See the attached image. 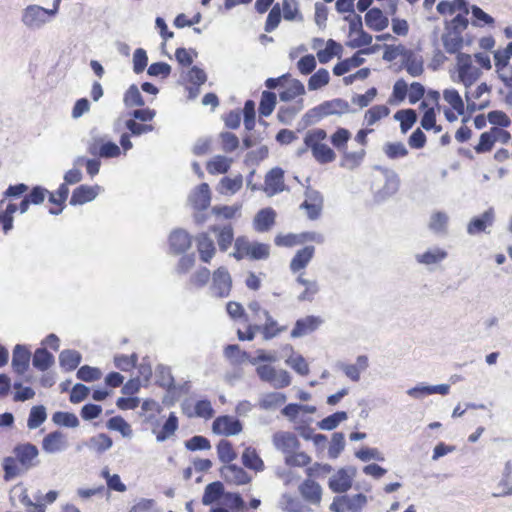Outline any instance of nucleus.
Instances as JSON below:
<instances>
[{
    "mask_svg": "<svg viewBox=\"0 0 512 512\" xmlns=\"http://www.w3.org/2000/svg\"><path fill=\"white\" fill-rule=\"evenodd\" d=\"M10 501L13 505H15L16 502H19L25 507L32 505V500L29 498L27 489L23 486V484H17L11 489Z\"/></svg>",
    "mask_w": 512,
    "mask_h": 512,
    "instance_id": "obj_56",
    "label": "nucleus"
},
{
    "mask_svg": "<svg viewBox=\"0 0 512 512\" xmlns=\"http://www.w3.org/2000/svg\"><path fill=\"white\" fill-rule=\"evenodd\" d=\"M197 251L200 260L209 263L216 253L213 239L206 232L199 233L196 237Z\"/></svg>",
    "mask_w": 512,
    "mask_h": 512,
    "instance_id": "obj_16",
    "label": "nucleus"
},
{
    "mask_svg": "<svg viewBox=\"0 0 512 512\" xmlns=\"http://www.w3.org/2000/svg\"><path fill=\"white\" fill-rule=\"evenodd\" d=\"M68 447L67 435L59 430L48 433L42 440V449L48 454L63 452Z\"/></svg>",
    "mask_w": 512,
    "mask_h": 512,
    "instance_id": "obj_10",
    "label": "nucleus"
},
{
    "mask_svg": "<svg viewBox=\"0 0 512 512\" xmlns=\"http://www.w3.org/2000/svg\"><path fill=\"white\" fill-rule=\"evenodd\" d=\"M242 423L232 416H219L212 424V430L215 434L233 436L242 431Z\"/></svg>",
    "mask_w": 512,
    "mask_h": 512,
    "instance_id": "obj_11",
    "label": "nucleus"
},
{
    "mask_svg": "<svg viewBox=\"0 0 512 512\" xmlns=\"http://www.w3.org/2000/svg\"><path fill=\"white\" fill-rule=\"evenodd\" d=\"M355 475L354 467L341 468L329 479V488L335 493H344L351 488Z\"/></svg>",
    "mask_w": 512,
    "mask_h": 512,
    "instance_id": "obj_8",
    "label": "nucleus"
},
{
    "mask_svg": "<svg viewBox=\"0 0 512 512\" xmlns=\"http://www.w3.org/2000/svg\"><path fill=\"white\" fill-rule=\"evenodd\" d=\"M232 159L217 155L207 163V170L210 174H224L231 167Z\"/></svg>",
    "mask_w": 512,
    "mask_h": 512,
    "instance_id": "obj_40",
    "label": "nucleus"
},
{
    "mask_svg": "<svg viewBox=\"0 0 512 512\" xmlns=\"http://www.w3.org/2000/svg\"><path fill=\"white\" fill-rule=\"evenodd\" d=\"M220 472L224 480L228 483L244 485L251 481V477L248 473L243 468L234 464L224 466Z\"/></svg>",
    "mask_w": 512,
    "mask_h": 512,
    "instance_id": "obj_18",
    "label": "nucleus"
},
{
    "mask_svg": "<svg viewBox=\"0 0 512 512\" xmlns=\"http://www.w3.org/2000/svg\"><path fill=\"white\" fill-rule=\"evenodd\" d=\"M263 316L266 320L265 324L262 327L255 326V329L262 331L265 340H270L286 330L285 326H278L277 321L271 317L268 311H263Z\"/></svg>",
    "mask_w": 512,
    "mask_h": 512,
    "instance_id": "obj_29",
    "label": "nucleus"
},
{
    "mask_svg": "<svg viewBox=\"0 0 512 512\" xmlns=\"http://www.w3.org/2000/svg\"><path fill=\"white\" fill-rule=\"evenodd\" d=\"M469 21L467 15L458 14L450 22H446L445 30L454 32L455 34L462 35L467 29Z\"/></svg>",
    "mask_w": 512,
    "mask_h": 512,
    "instance_id": "obj_59",
    "label": "nucleus"
},
{
    "mask_svg": "<svg viewBox=\"0 0 512 512\" xmlns=\"http://www.w3.org/2000/svg\"><path fill=\"white\" fill-rule=\"evenodd\" d=\"M86 446L89 450L97 454H103L113 446V440L109 435L99 433L89 438L86 442Z\"/></svg>",
    "mask_w": 512,
    "mask_h": 512,
    "instance_id": "obj_27",
    "label": "nucleus"
},
{
    "mask_svg": "<svg viewBox=\"0 0 512 512\" xmlns=\"http://www.w3.org/2000/svg\"><path fill=\"white\" fill-rule=\"evenodd\" d=\"M100 190L101 187L98 185H80L74 189L72 196L70 198V204L76 206L83 205L87 202L93 201L97 197Z\"/></svg>",
    "mask_w": 512,
    "mask_h": 512,
    "instance_id": "obj_17",
    "label": "nucleus"
},
{
    "mask_svg": "<svg viewBox=\"0 0 512 512\" xmlns=\"http://www.w3.org/2000/svg\"><path fill=\"white\" fill-rule=\"evenodd\" d=\"M178 429V418L175 415L174 412H171L169 414L168 419L165 421L164 425L162 426V429L159 433L156 435V440L158 442H164L168 438H170L176 430Z\"/></svg>",
    "mask_w": 512,
    "mask_h": 512,
    "instance_id": "obj_44",
    "label": "nucleus"
},
{
    "mask_svg": "<svg viewBox=\"0 0 512 512\" xmlns=\"http://www.w3.org/2000/svg\"><path fill=\"white\" fill-rule=\"evenodd\" d=\"M234 239V232L233 227L228 224L222 227L221 230H219V234L217 235V243L219 246V249L222 252H226L230 245L232 244Z\"/></svg>",
    "mask_w": 512,
    "mask_h": 512,
    "instance_id": "obj_60",
    "label": "nucleus"
},
{
    "mask_svg": "<svg viewBox=\"0 0 512 512\" xmlns=\"http://www.w3.org/2000/svg\"><path fill=\"white\" fill-rule=\"evenodd\" d=\"M449 217L445 212L437 211L434 212L428 224L431 231L437 234H445L447 232Z\"/></svg>",
    "mask_w": 512,
    "mask_h": 512,
    "instance_id": "obj_41",
    "label": "nucleus"
},
{
    "mask_svg": "<svg viewBox=\"0 0 512 512\" xmlns=\"http://www.w3.org/2000/svg\"><path fill=\"white\" fill-rule=\"evenodd\" d=\"M218 458L223 463H230L236 458V453L231 442L221 440L217 445Z\"/></svg>",
    "mask_w": 512,
    "mask_h": 512,
    "instance_id": "obj_64",
    "label": "nucleus"
},
{
    "mask_svg": "<svg viewBox=\"0 0 512 512\" xmlns=\"http://www.w3.org/2000/svg\"><path fill=\"white\" fill-rule=\"evenodd\" d=\"M348 415L345 411L335 412L324 419H322L318 423V427L322 430H333L335 429L342 421L346 420Z\"/></svg>",
    "mask_w": 512,
    "mask_h": 512,
    "instance_id": "obj_52",
    "label": "nucleus"
},
{
    "mask_svg": "<svg viewBox=\"0 0 512 512\" xmlns=\"http://www.w3.org/2000/svg\"><path fill=\"white\" fill-rule=\"evenodd\" d=\"M232 287L230 273L225 267H219L212 275L211 294L218 298L228 297Z\"/></svg>",
    "mask_w": 512,
    "mask_h": 512,
    "instance_id": "obj_5",
    "label": "nucleus"
},
{
    "mask_svg": "<svg viewBox=\"0 0 512 512\" xmlns=\"http://www.w3.org/2000/svg\"><path fill=\"white\" fill-rule=\"evenodd\" d=\"M304 201L300 204L299 208L305 210L306 216L309 220H318L323 211L324 198L323 195L310 185L306 186L304 191Z\"/></svg>",
    "mask_w": 512,
    "mask_h": 512,
    "instance_id": "obj_4",
    "label": "nucleus"
},
{
    "mask_svg": "<svg viewBox=\"0 0 512 512\" xmlns=\"http://www.w3.org/2000/svg\"><path fill=\"white\" fill-rule=\"evenodd\" d=\"M168 244L171 254H184L191 247L192 236L186 230L177 228L171 231Z\"/></svg>",
    "mask_w": 512,
    "mask_h": 512,
    "instance_id": "obj_9",
    "label": "nucleus"
},
{
    "mask_svg": "<svg viewBox=\"0 0 512 512\" xmlns=\"http://www.w3.org/2000/svg\"><path fill=\"white\" fill-rule=\"evenodd\" d=\"M272 442L275 449L281 451L285 456L295 451L300 443L297 436L292 432L278 431L273 434Z\"/></svg>",
    "mask_w": 512,
    "mask_h": 512,
    "instance_id": "obj_12",
    "label": "nucleus"
},
{
    "mask_svg": "<svg viewBox=\"0 0 512 512\" xmlns=\"http://www.w3.org/2000/svg\"><path fill=\"white\" fill-rule=\"evenodd\" d=\"M286 364L290 366L296 373L306 376L309 374V365L305 358L300 354H292L286 359Z\"/></svg>",
    "mask_w": 512,
    "mask_h": 512,
    "instance_id": "obj_53",
    "label": "nucleus"
},
{
    "mask_svg": "<svg viewBox=\"0 0 512 512\" xmlns=\"http://www.w3.org/2000/svg\"><path fill=\"white\" fill-rule=\"evenodd\" d=\"M448 257V252L438 246L429 247L427 250L416 253L414 258L417 264L427 267L430 271L434 270Z\"/></svg>",
    "mask_w": 512,
    "mask_h": 512,
    "instance_id": "obj_6",
    "label": "nucleus"
},
{
    "mask_svg": "<svg viewBox=\"0 0 512 512\" xmlns=\"http://www.w3.org/2000/svg\"><path fill=\"white\" fill-rule=\"evenodd\" d=\"M297 283L304 286V291L298 296L299 301H313L319 292V284L316 280H308L302 275L296 279Z\"/></svg>",
    "mask_w": 512,
    "mask_h": 512,
    "instance_id": "obj_33",
    "label": "nucleus"
},
{
    "mask_svg": "<svg viewBox=\"0 0 512 512\" xmlns=\"http://www.w3.org/2000/svg\"><path fill=\"white\" fill-rule=\"evenodd\" d=\"M286 402V395L280 392H270L265 394L260 402L259 407L264 410L276 409Z\"/></svg>",
    "mask_w": 512,
    "mask_h": 512,
    "instance_id": "obj_42",
    "label": "nucleus"
},
{
    "mask_svg": "<svg viewBox=\"0 0 512 512\" xmlns=\"http://www.w3.org/2000/svg\"><path fill=\"white\" fill-rule=\"evenodd\" d=\"M243 185L242 175H237L234 178L224 177L219 183V192L221 194H235Z\"/></svg>",
    "mask_w": 512,
    "mask_h": 512,
    "instance_id": "obj_45",
    "label": "nucleus"
},
{
    "mask_svg": "<svg viewBox=\"0 0 512 512\" xmlns=\"http://www.w3.org/2000/svg\"><path fill=\"white\" fill-rule=\"evenodd\" d=\"M303 94H305L303 83L297 79H292L289 85L279 93V98L281 101L289 102Z\"/></svg>",
    "mask_w": 512,
    "mask_h": 512,
    "instance_id": "obj_36",
    "label": "nucleus"
},
{
    "mask_svg": "<svg viewBox=\"0 0 512 512\" xmlns=\"http://www.w3.org/2000/svg\"><path fill=\"white\" fill-rule=\"evenodd\" d=\"M389 108L385 105H376L368 109L365 113V122L368 126L374 125L380 119L389 115Z\"/></svg>",
    "mask_w": 512,
    "mask_h": 512,
    "instance_id": "obj_54",
    "label": "nucleus"
},
{
    "mask_svg": "<svg viewBox=\"0 0 512 512\" xmlns=\"http://www.w3.org/2000/svg\"><path fill=\"white\" fill-rule=\"evenodd\" d=\"M190 204L195 210H206L211 202V191L207 183L197 186L189 195Z\"/></svg>",
    "mask_w": 512,
    "mask_h": 512,
    "instance_id": "obj_15",
    "label": "nucleus"
},
{
    "mask_svg": "<svg viewBox=\"0 0 512 512\" xmlns=\"http://www.w3.org/2000/svg\"><path fill=\"white\" fill-rule=\"evenodd\" d=\"M14 456L3 459L4 479L10 481L20 476L39 463L38 448L32 443L18 444L13 448Z\"/></svg>",
    "mask_w": 512,
    "mask_h": 512,
    "instance_id": "obj_1",
    "label": "nucleus"
},
{
    "mask_svg": "<svg viewBox=\"0 0 512 512\" xmlns=\"http://www.w3.org/2000/svg\"><path fill=\"white\" fill-rule=\"evenodd\" d=\"M395 120L400 121V128L402 133H406L417 120L416 111L413 109L399 110L394 115Z\"/></svg>",
    "mask_w": 512,
    "mask_h": 512,
    "instance_id": "obj_43",
    "label": "nucleus"
},
{
    "mask_svg": "<svg viewBox=\"0 0 512 512\" xmlns=\"http://www.w3.org/2000/svg\"><path fill=\"white\" fill-rule=\"evenodd\" d=\"M329 80L330 75L328 70L321 68L309 78L308 89L310 91L320 89L321 87L327 85Z\"/></svg>",
    "mask_w": 512,
    "mask_h": 512,
    "instance_id": "obj_58",
    "label": "nucleus"
},
{
    "mask_svg": "<svg viewBox=\"0 0 512 512\" xmlns=\"http://www.w3.org/2000/svg\"><path fill=\"white\" fill-rule=\"evenodd\" d=\"M46 418V408L43 405L33 406L28 416L27 427L30 430H34L43 424Z\"/></svg>",
    "mask_w": 512,
    "mask_h": 512,
    "instance_id": "obj_46",
    "label": "nucleus"
},
{
    "mask_svg": "<svg viewBox=\"0 0 512 512\" xmlns=\"http://www.w3.org/2000/svg\"><path fill=\"white\" fill-rule=\"evenodd\" d=\"M52 17L46 8L31 4L22 11L21 22L29 30L36 31L42 29L46 24L52 21Z\"/></svg>",
    "mask_w": 512,
    "mask_h": 512,
    "instance_id": "obj_3",
    "label": "nucleus"
},
{
    "mask_svg": "<svg viewBox=\"0 0 512 512\" xmlns=\"http://www.w3.org/2000/svg\"><path fill=\"white\" fill-rule=\"evenodd\" d=\"M123 102L126 107H142L145 105V101L140 93V90L135 84L130 85L126 90L123 97Z\"/></svg>",
    "mask_w": 512,
    "mask_h": 512,
    "instance_id": "obj_50",
    "label": "nucleus"
},
{
    "mask_svg": "<svg viewBox=\"0 0 512 512\" xmlns=\"http://www.w3.org/2000/svg\"><path fill=\"white\" fill-rule=\"evenodd\" d=\"M283 17L287 21H303V16L299 11V5L296 0H283Z\"/></svg>",
    "mask_w": 512,
    "mask_h": 512,
    "instance_id": "obj_49",
    "label": "nucleus"
},
{
    "mask_svg": "<svg viewBox=\"0 0 512 512\" xmlns=\"http://www.w3.org/2000/svg\"><path fill=\"white\" fill-rule=\"evenodd\" d=\"M353 112L349 103L341 98L324 101L318 106L310 109L304 116L310 122H317L320 119L330 115H343Z\"/></svg>",
    "mask_w": 512,
    "mask_h": 512,
    "instance_id": "obj_2",
    "label": "nucleus"
},
{
    "mask_svg": "<svg viewBox=\"0 0 512 512\" xmlns=\"http://www.w3.org/2000/svg\"><path fill=\"white\" fill-rule=\"evenodd\" d=\"M312 155L320 164H327L335 160V152L326 144H321L312 151Z\"/></svg>",
    "mask_w": 512,
    "mask_h": 512,
    "instance_id": "obj_63",
    "label": "nucleus"
},
{
    "mask_svg": "<svg viewBox=\"0 0 512 512\" xmlns=\"http://www.w3.org/2000/svg\"><path fill=\"white\" fill-rule=\"evenodd\" d=\"M385 155L392 160L407 156L408 150L402 142H388L384 145Z\"/></svg>",
    "mask_w": 512,
    "mask_h": 512,
    "instance_id": "obj_55",
    "label": "nucleus"
},
{
    "mask_svg": "<svg viewBox=\"0 0 512 512\" xmlns=\"http://www.w3.org/2000/svg\"><path fill=\"white\" fill-rule=\"evenodd\" d=\"M224 355L234 364H240L245 361H249V354L245 351H241L239 346L235 344L226 346Z\"/></svg>",
    "mask_w": 512,
    "mask_h": 512,
    "instance_id": "obj_61",
    "label": "nucleus"
},
{
    "mask_svg": "<svg viewBox=\"0 0 512 512\" xmlns=\"http://www.w3.org/2000/svg\"><path fill=\"white\" fill-rule=\"evenodd\" d=\"M30 357V351L24 345L17 344L12 355L13 370L19 375L24 374L29 367Z\"/></svg>",
    "mask_w": 512,
    "mask_h": 512,
    "instance_id": "obj_20",
    "label": "nucleus"
},
{
    "mask_svg": "<svg viewBox=\"0 0 512 512\" xmlns=\"http://www.w3.org/2000/svg\"><path fill=\"white\" fill-rule=\"evenodd\" d=\"M299 492L306 501L312 504H318L321 500L322 488L317 482L311 479L305 480L299 486Z\"/></svg>",
    "mask_w": 512,
    "mask_h": 512,
    "instance_id": "obj_23",
    "label": "nucleus"
},
{
    "mask_svg": "<svg viewBox=\"0 0 512 512\" xmlns=\"http://www.w3.org/2000/svg\"><path fill=\"white\" fill-rule=\"evenodd\" d=\"M437 11L442 15H452L456 11H462L463 14L468 15L470 12L467 0L441 1L437 5Z\"/></svg>",
    "mask_w": 512,
    "mask_h": 512,
    "instance_id": "obj_32",
    "label": "nucleus"
},
{
    "mask_svg": "<svg viewBox=\"0 0 512 512\" xmlns=\"http://www.w3.org/2000/svg\"><path fill=\"white\" fill-rule=\"evenodd\" d=\"M404 67L412 77H418L424 71L421 57L414 55L412 52L407 53Z\"/></svg>",
    "mask_w": 512,
    "mask_h": 512,
    "instance_id": "obj_51",
    "label": "nucleus"
},
{
    "mask_svg": "<svg viewBox=\"0 0 512 512\" xmlns=\"http://www.w3.org/2000/svg\"><path fill=\"white\" fill-rule=\"evenodd\" d=\"M342 52V46L334 41L333 39H329L326 42L325 49L319 50L317 52V58L320 63L326 64L328 63L334 56H339Z\"/></svg>",
    "mask_w": 512,
    "mask_h": 512,
    "instance_id": "obj_38",
    "label": "nucleus"
},
{
    "mask_svg": "<svg viewBox=\"0 0 512 512\" xmlns=\"http://www.w3.org/2000/svg\"><path fill=\"white\" fill-rule=\"evenodd\" d=\"M106 426L110 430L119 431L123 437L132 436V429L130 425L121 416L110 418L107 421Z\"/></svg>",
    "mask_w": 512,
    "mask_h": 512,
    "instance_id": "obj_62",
    "label": "nucleus"
},
{
    "mask_svg": "<svg viewBox=\"0 0 512 512\" xmlns=\"http://www.w3.org/2000/svg\"><path fill=\"white\" fill-rule=\"evenodd\" d=\"M101 476L106 480L108 489L117 492H125L127 490V487L121 481L120 476L118 474L111 475L109 468L105 467L102 469Z\"/></svg>",
    "mask_w": 512,
    "mask_h": 512,
    "instance_id": "obj_57",
    "label": "nucleus"
},
{
    "mask_svg": "<svg viewBox=\"0 0 512 512\" xmlns=\"http://www.w3.org/2000/svg\"><path fill=\"white\" fill-rule=\"evenodd\" d=\"M277 104V97L274 92L263 91L259 103V114L263 117H268L272 114Z\"/></svg>",
    "mask_w": 512,
    "mask_h": 512,
    "instance_id": "obj_39",
    "label": "nucleus"
},
{
    "mask_svg": "<svg viewBox=\"0 0 512 512\" xmlns=\"http://www.w3.org/2000/svg\"><path fill=\"white\" fill-rule=\"evenodd\" d=\"M224 495V486L220 481H215L205 487L202 503L206 506L216 502Z\"/></svg>",
    "mask_w": 512,
    "mask_h": 512,
    "instance_id": "obj_35",
    "label": "nucleus"
},
{
    "mask_svg": "<svg viewBox=\"0 0 512 512\" xmlns=\"http://www.w3.org/2000/svg\"><path fill=\"white\" fill-rule=\"evenodd\" d=\"M82 356L76 350L66 349L59 354V364L65 371H73L81 363Z\"/></svg>",
    "mask_w": 512,
    "mask_h": 512,
    "instance_id": "obj_30",
    "label": "nucleus"
},
{
    "mask_svg": "<svg viewBox=\"0 0 512 512\" xmlns=\"http://www.w3.org/2000/svg\"><path fill=\"white\" fill-rule=\"evenodd\" d=\"M442 44L445 51L449 54H456L460 52L463 47V36L455 34L454 32H445L441 36Z\"/></svg>",
    "mask_w": 512,
    "mask_h": 512,
    "instance_id": "obj_31",
    "label": "nucleus"
},
{
    "mask_svg": "<svg viewBox=\"0 0 512 512\" xmlns=\"http://www.w3.org/2000/svg\"><path fill=\"white\" fill-rule=\"evenodd\" d=\"M323 319L320 316L309 315L298 319L291 331L292 338H300L316 331L322 324Z\"/></svg>",
    "mask_w": 512,
    "mask_h": 512,
    "instance_id": "obj_13",
    "label": "nucleus"
},
{
    "mask_svg": "<svg viewBox=\"0 0 512 512\" xmlns=\"http://www.w3.org/2000/svg\"><path fill=\"white\" fill-rule=\"evenodd\" d=\"M494 497H506L512 495V461L507 460L501 472V479L496 486Z\"/></svg>",
    "mask_w": 512,
    "mask_h": 512,
    "instance_id": "obj_19",
    "label": "nucleus"
},
{
    "mask_svg": "<svg viewBox=\"0 0 512 512\" xmlns=\"http://www.w3.org/2000/svg\"><path fill=\"white\" fill-rule=\"evenodd\" d=\"M303 99L297 100L294 104L281 106L277 112L279 122L290 125L295 116L303 109Z\"/></svg>",
    "mask_w": 512,
    "mask_h": 512,
    "instance_id": "obj_28",
    "label": "nucleus"
},
{
    "mask_svg": "<svg viewBox=\"0 0 512 512\" xmlns=\"http://www.w3.org/2000/svg\"><path fill=\"white\" fill-rule=\"evenodd\" d=\"M52 421L58 426L76 428L79 426V420L74 413L58 411L52 415Z\"/></svg>",
    "mask_w": 512,
    "mask_h": 512,
    "instance_id": "obj_48",
    "label": "nucleus"
},
{
    "mask_svg": "<svg viewBox=\"0 0 512 512\" xmlns=\"http://www.w3.org/2000/svg\"><path fill=\"white\" fill-rule=\"evenodd\" d=\"M327 138V133L324 129L316 128L306 133L304 137V144L306 148H309L311 152L322 144Z\"/></svg>",
    "mask_w": 512,
    "mask_h": 512,
    "instance_id": "obj_47",
    "label": "nucleus"
},
{
    "mask_svg": "<svg viewBox=\"0 0 512 512\" xmlns=\"http://www.w3.org/2000/svg\"><path fill=\"white\" fill-rule=\"evenodd\" d=\"M449 392L450 385L448 384L427 385L423 382L406 391L407 395L417 400H422L432 394L447 395Z\"/></svg>",
    "mask_w": 512,
    "mask_h": 512,
    "instance_id": "obj_14",
    "label": "nucleus"
},
{
    "mask_svg": "<svg viewBox=\"0 0 512 512\" xmlns=\"http://www.w3.org/2000/svg\"><path fill=\"white\" fill-rule=\"evenodd\" d=\"M366 25L374 31H382L389 25V20L378 8H372L365 15Z\"/></svg>",
    "mask_w": 512,
    "mask_h": 512,
    "instance_id": "obj_26",
    "label": "nucleus"
},
{
    "mask_svg": "<svg viewBox=\"0 0 512 512\" xmlns=\"http://www.w3.org/2000/svg\"><path fill=\"white\" fill-rule=\"evenodd\" d=\"M276 212L272 208H264L256 214L253 226L258 232L268 231L275 223Z\"/></svg>",
    "mask_w": 512,
    "mask_h": 512,
    "instance_id": "obj_24",
    "label": "nucleus"
},
{
    "mask_svg": "<svg viewBox=\"0 0 512 512\" xmlns=\"http://www.w3.org/2000/svg\"><path fill=\"white\" fill-rule=\"evenodd\" d=\"M243 465L255 471L264 469V462L254 448L248 447L242 454Z\"/></svg>",
    "mask_w": 512,
    "mask_h": 512,
    "instance_id": "obj_37",
    "label": "nucleus"
},
{
    "mask_svg": "<svg viewBox=\"0 0 512 512\" xmlns=\"http://www.w3.org/2000/svg\"><path fill=\"white\" fill-rule=\"evenodd\" d=\"M494 222V210L489 208L478 217H474L467 225V233L475 235L484 232L487 227L491 226Z\"/></svg>",
    "mask_w": 512,
    "mask_h": 512,
    "instance_id": "obj_21",
    "label": "nucleus"
},
{
    "mask_svg": "<svg viewBox=\"0 0 512 512\" xmlns=\"http://www.w3.org/2000/svg\"><path fill=\"white\" fill-rule=\"evenodd\" d=\"M263 191L267 196L272 197L287 190L284 183V170L280 167H274L265 175Z\"/></svg>",
    "mask_w": 512,
    "mask_h": 512,
    "instance_id": "obj_7",
    "label": "nucleus"
},
{
    "mask_svg": "<svg viewBox=\"0 0 512 512\" xmlns=\"http://www.w3.org/2000/svg\"><path fill=\"white\" fill-rule=\"evenodd\" d=\"M314 253V246H305L298 250L290 262L291 271L295 273L304 269L313 258Z\"/></svg>",
    "mask_w": 512,
    "mask_h": 512,
    "instance_id": "obj_25",
    "label": "nucleus"
},
{
    "mask_svg": "<svg viewBox=\"0 0 512 512\" xmlns=\"http://www.w3.org/2000/svg\"><path fill=\"white\" fill-rule=\"evenodd\" d=\"M384 174L385 183L377 193V197L381 200H384L396 194L400 185V179L394 171L386 169L384 171Z\"/></svg>",
    "mask_w": 512,
    "mask_h": 512,
    "instance_id": "obj_22",
    "label": "nucleus"
},
{
    "mask_svg": "<svg viewBox=\"0 0 512 512\" xmlns=\"http://www.w3.org/2000/svg\"><path fill=\"white\" fill-rule=\"evenodd\" d=\"M54 356L46 348L36 349L33 356V366L40 370L46 371L54 364Z\"/></svg>",
    "mask_w": 512,
    "mask_h": 512,
    "instance_id": "obj_34",
    "label": "nucleus"
}]
</instances>
